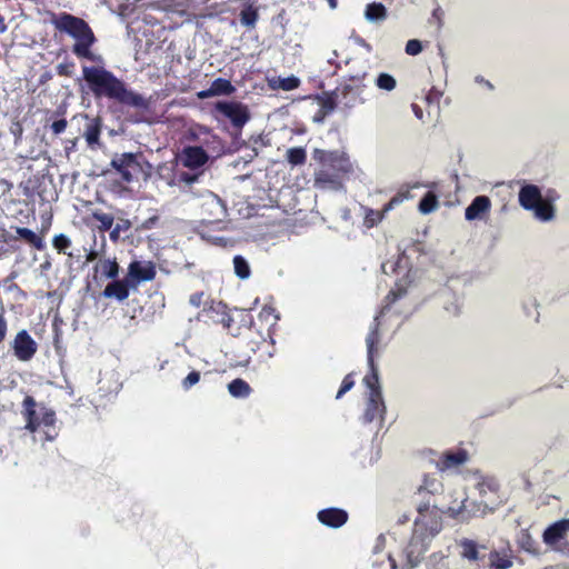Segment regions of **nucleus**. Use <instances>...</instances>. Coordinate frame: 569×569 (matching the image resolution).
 <instances>
[{
	"label": "nucleus",
	"instance_id": "obj_1",
	"mask_svg": "<svg viewBox=\"0 0 569 569\" xmlns=\"http://www.w3.org/2000/svg\"><path fill=\"white\" fill-rule=\"evenodd\" d=\"M82 78L96 99H108L119 104L148 109L149 101L127 87L124 81L102 66L82 67Z\"/></svg>",
	"mask_w": 569,
	"mask_h": 569
},
{
	"label": "nucleus",
	"instance_id": "obj_2",
	"mask_svg": "<svg viewBox=\"0 0 569 569\" xmlns=\"http://www.w3.org/2000/svg\"><path fill=\"white\" fill-rule=\"evenodd\" d=\"M312 158L319 164L313 173V187L319 190L342 189L343 181L353 170L349 156L339 150L316 148Z\"/></svg>",
	"mask_w": 569,
	"mask_h": 569
},
{
	"label": "nucleus",
	"instance_id": "obj_3",
	"mask_svg": "<svg viewBox=\"0 0 569 569\" xmlns=\"http://www.w3.org/2000/svg\"><path fill=\"white\" fill-rule=\"evenodd\" d=\"M52 23L57 30L66 32L76 39V43L72 46V52L78 58L103 63L102 57L91 51V47L97 39L92 29L83 19L62 12L53 18Z\"/></svg>",
	"mask_w": 569,
	"mask_h": 569
},
{
	"label": "nucleus",
	"instance_id": "obj_4",
	"mask_svg": "<svg viewBox=\"0 0 569 569\" xmlns=\"http://www.w3.org/2000/svg\"><path fill=\"white\" fill-rule=\"evenodd\" d=\"M202 316L206 318V321L214 325H221L223 329L233 337L241 335L242 327L250 330L249 327L252 323L251 317L247 313H240V321H236L234 317L230 313L228 306L222 301L216 300H210L204 303Z\"/></svg>",
	"mask_w": 569,
	"mask_h": 569
},
{
	"label": "nucleus",
	"instance_id": "obj_5",
	"mask_svg": "<svg viewBox=\"0 0 569 569\" xmlns=\"http://www.w3.org/2000/svg\"><path fill=\"white\" fill-rule=\"evenodd\" d=\"M442 485L433 477L425 476L422 483L418 487L416 496L418 498L417 511L419 517L415 520V525H423L427 516L437 515V505L435 501L436 493L439 492Z\"/></svg>",
	"mask_w": 569,
	"mask_h": 569
},
{
	"label": "nucleus",
	"instance_id": "obj_6",
	"mask_svg": "<svg viewBox=\"0 0 569 569\" xmlns=\"http://www.w3.org/2000/svg\"><path fill=\"white\" fill-rule=\"evenodd\" d=\"M22 415L26 420V430L36 432L41 426L51 427L56 422V412L39 405L32 396H26L22 402Z\"/></svg>",
	"mask_w": 569,
	"mask_h": 569
},
{
	"label": "nucleus",
	"instance_id": "obj_7",
	"mask_svg": "<svg viewBox=\"0 0 569 569\" xmlns=\"http://www.w3.org/2000/svg\"><path fill=\"white\" fill-rule=\"evenodd\" d=\"M367 89L368 87L363 82V78L351 77L338 86L339 102L346 109L362 104L367 101L365 96Z\"/></svg>",
	"mask_w": 569,
	"mask_h": 569
},
{
	"label": "nucleus",
	"instance_id": "obj_8",
	"mask_svg": "<svg viewBox=\"0 0 569 569\" xmlns=\"http://www.w3.org/2000/svg\"><path fill=\"white\" fill-rule=\"evenodd\" d=\"M569 532V518H563L549 525L542 532V541L552 550L569 555V542L566 541Z\"/></svg>",
	"mask_w": 569,
	"mask_h": 569
},
{
	"label": "nucleus",
	"instance_id": "obj_9",
	"mask_svg": "<svg viewBox=\"0 0 569 569\" xmlns=\"http://www.w3.org/2000/svg\"><path fill=\"white\" fill-rule=\"evenodd\" d=\"M216 110L228 118L237 129H241L250 119L248 107L241 102L220 101L216 103Z\"/></svg>",
	"mask_w": 569,
	"mask_h": 569
},
{
	"label": "nucleus",
	"instance_id": "obj_10",
	"mask_svg": "<svg viewBox=\"0 0 569 569\" xmlns=\"http://www.w3.org/2000/svg\"><path fill=\"white\" fill-rule=\"evenodd\" d=\"M12 350L20 361L31 360L38 350V345L27 330H20L13 341Z\"/></svg>",
	"mask_w": 569,
	"mask_h": 569
},
{
	"label": "nucleus",
	"instance_id": "obj_11",
	"mask_svg": "<svg viewBox=\"0 0 569 569\" xmlns=\"http://www.w3.org/2000/svg\"><path fill=\"white\" fill-rule=\"evenodd\" d=\"M459 553L462 559L470 563L477 565L478 569L481 568L480 562L485 563L487 546L479 543L472 539L463 538L458 542Z\"/></svg>",
	"mask_w": 569,
	"mask_h": 569
},
{
	"label": "nucleus",
	"instance_id": "obj_12",
	"mask_svg": "<svg viewBox=\"0 0 569 569\" xmlns=\"http://www.w3.org/2000/svg\"><path fill=\"white\" fill-rule=\"evenodd\" d=\"M111 167L121 176L124 182L130 183L133 180L132 171L138 170L140 163L138 162L137 154L124 152L112 158Z\"/></svg>",
	"mask_w": 569,
	"mask_h": 569
},
{
	"label": "nucleus",
	"instance_id": "obj_13",
	"mask_svg": "<svg viewBox=\"0 0 569 569\" xmlns=\"http://www.w3.org/2000/svg\"><path fill=\"white\" fill-rule=\"evenodd\" d=\"M157 270L152 261H138L130 262L128 267L127 279L132 286L143 281H151L156 278Z\"/></svg>",
	"mask_w": 569,
	"mask_h": 569
},
{
	"label": "nucleus",
	"instance_id": "obj_14",
	"mask_svg": "<svg viewBox=\"0 0 569 569\" xmlns=\"http://www.w3.org/2000/svg\"><path fill=\"white\" fill-rule=\"evenodd\" d=\"M179 160L183 167L196 170L208 162L209 154L203 146H188L181 150Z\"/></svg>",
	"mask_w": 569,
	"mask_h": 569
},
{
	"label": "nucleus",
	"instance_id": "obj_15",
	"mask_svg": "<svg viewBox=\"0 0 569 569\" xmlns=\"http://www.w3.org/2000/svg\"><path fill=\"white\" fill-rule=\"evenodd\" d=\"M409 191L398 192L383 206L381 211L367 209L363 218V226L368 229L376 227L379 222L382 221L386 212L400 204L405 199L409 197Z\"/></svg>",
	"mask_w": 569,
	"mask_h": 569
},
{
	"label": "nucleus",
	"instance_id": "obj_16",
	"mask_svg": "<svg viewBox=\"0 0 569 569\" xmlns=\"http://www.w3.org/2000/svg\"><path fill=\"white\" fill-rule=\"evenodd\" d=\"M317 518L323 526L340 528L348 521L349 515L343 509L331 507L318 511Z\"/></svg>",
	"mask_w": 569,
	"mask_h": 569
},
{
	"label": "nucleus",
	"instance_id": "obj_17",
	"mask_svg": "<svg viewBox=\"0 0 569 569\" xmlns=\"http://www.w3.org/2000/svg\"><path fill=\"white\" fill-rule=\"evenodd\" d=\"M513 565L512 550L502 548L500 550H490L488 553V569H509Z\"/></svg>",
	"mask_w": 569,
	"mask_h": 569
},
{
	"label": "nucleus",
	"instance_id": "obj_18",
	"mask_svg": "<svg viewBox=\"0 0 569 569\" xmlns=\"http://www.w3.org/2000/svg\"><path fill=\"white\" fill-rule=\"evenodd\" d=\"M491 201L487 196H477L471 203L466 208L465 218L468 221L482 219L489 213Z\"/></svg>",
	"mask_w": 569,
	"mask_h": 569
},
{
	"label": "nucleus",
	"instance_id": "obj_19",
	"mask_svg": "<svg viewBox=\"0 0 569 569\" xmlns=\"http://www.w3.org/2000/svg\"><path fill=\"white\" fill-rule=\"evenodd\" d=\"M131 286V282L127 278L123 280H117V278L112 279V281L106 286L102 296L104 298H114L118 301H123L129 297Z\"/></svg>",
	"mask_w": 569,
	"mask_h": 569
},
{
	"label": "nucleus",
	"instance_id": "obj_20",
	"mask_svg": "<svg viewBox=\"0 0 569 569\" xmlns=\"http://www.w3.org/2000/svg\"><path fill=\"white\" fill-rule=\"evenodd\" d=\"M188 139L208 148L211 143H220L219 137L214 134L211 129L200 124L189 129Z\"/></svg>",
	"mask_w": 569,
	"mask_h": 569
},
{
	"label": "nucleus",
	"instance_id": "obj_21",
	"mask_svg": "<svg viewBox=\"0 0 569 569\" xmlns=\"http://www.w3.org/2000/svg\"><path fill=\"white\" fill-rule=\"evenodd\" d=\"M541 199V191L536 184H526L519 191V203L526 210L536 208Z\"/></svg>",
	"mask_w": 569,
	"mask_h": 569
},
{
	"label": "nucleus",
	"instance_id": "obj_22",
	"mask_svg": "<svg viewBox=\"0 0 569 569\" xmlns=\"http://www.w3.org/2000/svg\"><path fill=\"white\" fill-rule=\"evenodd\" d=\"M86 222L88 226H91L93 229L103 233L112 228L114 217L110 213L102 212L101 210H94L86 218Z\"/></svg>",
	"mask_w": 569,
	"mask_h": 569
},
{
	"label": "nucleus",
	"instance_id": "obj_23",
	"mask_svg": "<svg viewBox=\"0 0 569 569\" xmlns=\"http://www.w3.org/2000/svg\"><path fill=\"white\" fill-rule=\"evenodd\" d=\"M119 263L116 258L100 259L93 267L94 278L116 279L119 276Z\"/></svg>",
	"mask_w": 569,
	"mask_h": 569
},
{
	"label": "nucleus",
	"instance_id": "obj_24",
	"mask_svg": "<svg viewBox=\"0 0 569 569\" xmlns=\"http://www.w3.org/2000/svg\"><path fill=\"white\" fill-rule=\"evenodd\" d=\"M468 460V452L465 449L445 452L438 461L441 471L459 467Z\"/></svg>",
	"mask_w": 569,
	"mask_h": 569
},
{
	"label": "nucleus",
	"instance_id": "obj_25",
	"mask_svg": "<svg viewBox=\"0 0 569 569\" xmlns=\"http://www.w3.org/2000/svg\"><path fill=\"white\" fill-rule=\"evenodd\" d=\"M233 91L234 87L231 84L229 80L223 78H217L211 82L209 89L200 91L198 93V97L200 99H206L216 96L231 94Z\"/></svg>",
	"mask_w": 569,
	"mask_h": 569
},
{
	"label": "nucleus",
	"instance_id": "obj_26",
	"mask_svg": "<svg viewBox=\"0 0 569 569\" xmlns=\"http://www.w3.org/2000/svg\"><path fill=\"white\" fill-rule=\"evenodd\" d=\"M380 342V320L376 317L366 338L368 365H372Z\"/></svg>",
	"mask_w": 569,
	"mask_h": 569
},
{
	"label": "nucleus",
	"instance_id": "obj_27",
	"mask_svg": "<svg viewBox=\"0 0 569 569\" xmlns=\"http://www.w3.org/2000/svg\"><path fill=\"white\" fill-rule=\"evenodd\" d=\"M385 409L382 393L377 391L375 393H370L365 412L366 421L371 422L382 416Z\"/></svg>",
	"mask_w": 569,
	"mask_h": 569
},
{
	"label": "nucleus",
	"instance_id": "obj_28",
	"mask_svg": "<svg viewBox=\"0 0 569 569\" xmlns=\"http://www.w3.org/2000/svg\"><path fill=\"white\" fill-rule=\"evenodd\" d=\"M87 118V123L84 126L83 137L89 147L93 148L99 144V138L101 133V120L99 118Z\"/></svg>",
	"mask_w": 569,
	"mask_h": 569
},
{
	"label": "nucleus",
	"instance_id": "obj_29",
	"mask_svg": "<svg viewBox=\"0 0 569 569\" xmlns=\"http://www.w3.org/2000/svg\"><path fill=\"white\" fill-rule=\"evenodd\" d=\"M425 551L426 549L420 539L413 536L405 549V553L410 566H417L421 561Z\"/></svg>",
	"mask_w": 569,
	"mask_h": 569
},
{
	"label": "nucleus",
	"instance_id": "obj_30",
	"mask_svg": "<svg viewBox=\"0 0 569 569\" xmlns=\"http://www.w3.org/2000/svg\"><path fill=\"white\" fill-rule=\"evenodd\" d=\"M317 100L320 106V112L322 113L321 118L332 112L339 101L338 87L333 91H326L317 96Z\"/></svg>",
	"mask_w": 569,
	"mask_h": 569
},
{
	"label": "nucleus",
	"instance_id": "obj_31",
	"mask_svg": "<svg viewBox=\"0 0 569 569\" xmlns=\"http://www.w3.org/2000/svg\"><path fill=\"white\" fill-rule=\"evenodd\" d=\"M249 345L253 353L261 352L260 358H270L273 355V341L270 335H268V338L260 336L259 340L251 339Z\"/></svg>",
	"mask_w": 569,
	"mask_h": 569
},
{
	"label": "nucleus",
	"instance_id": "obj_32",
	"mask_svg": "<svg viewBox=\"0 0 569 569\" xmlns=\"http://www.w3.org/2000/svg\"><path fill=\"white\" fill-rule=\"evenodd\" d=\"M228 391L234 398H247L250 396L252 389L247 381L237 378L229 382Z\"/></svg>",
	"mask_w": 569,
	"mask_h": 569
},
{
	"label": "nucleus",
	"instance_id": "obj_33",
	"mask_svg": "<svg viewBox=\"0 0 569 569\" xmlns=\"http://www.w3.org/2000/svg\"><path fill=\"white\" fill-rule=\"evenodd\" d=\"M16 233L18 234V237L20 239L24 240L27 243L31 244L33 248H36L38 250H42L44 248L42 237L38 236L32 230L24 228V227H19V228H17Z\"/></svg>",
	"mask_w": 569,
	"mask_h": 569
},
{
	"label": "nucleus",
	"instance_id": "obj_34",
	"mask_svg": "<svg viewBox=\"0 0 569 569\" xmlns=\"http://www.w3.org/2000/svg\"><path fill=\"white\" fill-rule=\"evenodd\" d=\"M541 221H549L555 217V208L548 200L541 199L536 208L531 209Z\"/></svg>",
	"mask_w": 569,
	"mask_h": 569
},
{
	"label": "nucleus",
	"instance_id": "obj_35",
	"mask_svg": "<svg viewBox=\"0 0 569 569\" xmlns=\"http://www.w3.org/2000/svg\"><path fill=\"white\" fill-rule=\"evenodd\" d=\"M287 161L291 166H302L307 161V153L302 147H295L287 150L286 154Z\"/></svg>",
	"mask_w": 569,
	"mask_h": 569
},
{
	"label": "nucleus",
	"instance_id": "obj_36",
	"mask_svg": "<svg viewBox=\"0 0 569 569\" xmlns=\"http://www.w3.org/2000/svg\"><path fill=\"white\" fill-rule=\"evenodd\" d=\"M300 86V79L296 76H290L287 78H278L272 80L271 87L274 89H281L284 91L295 90Z\"/></svg>",
	"mask_w": 569,
	"mask_h": 569
},
{
	"label": "nucleus",
	"instance_id": "obj_37",
	"mask_svg": "<svg viewBox=\"0 0 569 569\" xmlns=\"http://www.w3.org/2000/svg\"><path fill=\"white\" fill-rule=\"evenodd\" d=\"M233 269L238 278L244 280L251 274V269L248 261L240 254L233 257Z\"/></svg>",
	"mask_w": 569,
	"mask_h": 569
},
{
	"label": "nucleus",
	"instance_id": "obj_38",
	"mask_svg": "<svg viewBox=\"0 0 569 569\" xmlns=\"http://www.w3.org/2000/svg\"><path fill=\"white\" fill-rule=\"evenodd\" d=\"M369 367L370 373L363 378V382L370 389V393H375L376 391L381 392V388L379 385L378 368L375 363V360H372V365H369Z\"/></svg>",
	"mask_w": 569,
	"mask_h": 569
},
{
	"label": "nucleus",
	"instance_id": "obj_39",
	"mask_svg": "<svg viewBox=\"0 0 569 569\" xmlns=\"http://www.w3.org/2000/svg\"><path fill=\"white\" fill-rule=\"evenodd\" d=\"M438 204L437 196L432 191H428L420 200L418 208L421 213L427 214L435 211Z\"/></svg>",
	"mask_w": 569,
	"mask_h": 569
},
{
	"label": "nucleus",
	"instance_id": "obj_40",
	"mask_svg": "<svg viewBox=\"0 0 569 569\" xmlns=\"http://www.w3.org/2000/svg\"><path fill=\"white\" fill-rule=\"evenodd\" d=\"M387 16L386 7L380 2L369 3L366 8V18L369 20L385 19Z\"/></svg>",
	"mask_w": 569,
	"mask_h": 569
},
{
	"label": "nucleus",
	"instance_id": "obj_41",
	"mask_svg": "<svg viewBox=\"0 0 569 569\" xmlns=\"http://www.w3.org/2000/svg\"><path fill=\"white\" fill-rule=\"evenodd\" d=\"M376 86L380 90L392 91L397 87V81L393 76L387 72H381L376 79Z\"/></svg>",
	"mask_w": 569,
	"mask_h": 569
},
{
	"label": "nucleus",
	"instance_id": "obj_42",
	"mask_svg": "<svg viewBox=\"0 0 569 569\" xmlns=\"http://www.w3.org/2000/svg\"><path fill=\"white\" fill-rule=\"evenodd\" d=\"M132 227L130 220L128 219H121L116 223L113 228L110 230V240L114 243H117L121 238V232H127Z\"/></svg>",
	"mask_w": 569,
	"mask_h": 569
},
{
	"label": "nucleus",
	"instance_id": "obj_43",
	"mask_svg": "<svg viewBox=\"0 0 569 569\" xmlns=\"http://www.w3.org/2000/svg\"><path fill=\"white\" fill-rule=\"evenodd\" d=\"M258 20V12L252 7H248L240 12V21L246 27H254Z\"/></svg>",
	"mask_w": 569,
	"mask_h": 569
},
{
	"label": "nucleus",
	"instance_id": "obj_44",
	"mask_svg": "<svg viewBox=\"0 0 569 569\" xmlns=\"http://www.w3.org/2000/svg\"><path fill=\"white\" fill-rule=\"evenodd\" d=\"M52 244L59 253H66L71 247V240L66 234L60 233L53 238Z\"/></svg>",
	"mask_w": 569,
	"mask_h": 569
},
{
	"label": "nucleus",
	"instance_id": "obj_45",
	"mask_svg": "<svg viewBox=\"0 0 569 569\" xmlns=\"http://www.w3.org/2000/svg\"><path fill=\"white\" fill-rule=\"evenodd\" d=\"M353 386H355L353 375L352 373H348L347 376H345V378H343V380L341 382V386H340V388H339V390L337 392L336 398L340 399L346 392L351 390Z\"/></svg>",
	"mask_w": 569,
	"mask_h": 569
},
{
	"label": "nucleus",
	"instance_id": "obj_46",
	"mask_svg": "<svg viewBox=\"0 0 569 569\" xmlns=\"http://www.w3.org/2000/svg\"><path fill=\"white\" fill-rule=\"evenodd\" d=\"M274 312H276V310L273 307L263 306L262 309L260 310L258 317H259V319H262L266 321H269L271 319L270 326H273V325H276V321L278 319V316H276Z\"/></svg>",
	"mask_w": 569,
	"mask_h": 569
},
{
	"label": "nucleus",
	"instance_id": "obj_47",
	"mask_svg": "<svg viewBox=\"0 0 569 569\" xmlns=\"http://www.w3.org/2000/svg\"><path fill=\"white\" fill-rule=\"evenodd\" d=\"M200 372L199 371H191L181 382V386L183 390H190L194 385H197L200 381Z\"/></svg>",
	"mask_w": 569,
	"mask_h": 569
},
{
	"label": "nucleus",
	"instance_id": "obj_48",
	"mask_svg": "<svg viewBox=\"0 0 569 569\" xmlns=\"http://www.w3.org/2000/svg\"><path fill=\"white\" fill-rule=\"evenodd\" d=\"M406 53L409 56H417L422 51V43L418 39H411L406 43Z\"/></svg>",
	"mask_w": 569,
	"mask_h": 569
},
{
	"label": "nucleus",
	"instance_id": "obj_49",
	"mask_svg": "<svg viewBox=\"0 0 569 569\" xmlns=\"http://www.w3.org/2000/svg\"><path fill=\"white\" fill-rule=\"evenodd\" d=\"M73 62H62L57 66V73L62 77H71L73 72Z\"/></svg>",
	"mask_w": 569,
	"mask_h": 569
},
{
	"label": "nucleus",
	"instance_id": "obj_50",
	"mask_svg": "<svg viewBox=\"0 0 569 569\" xmlns=\"http://www.w3.org/2000/svg\"><path fill=\"white\" fill-rule=\"evenodd\" d=\"M471 502L468 499L462 500L461 507L457 510L456 517L460 520L465 521L470 517V512L468 510Z\"/></svg>",
	"mask_w": 569,
	"mask_h": 569
},
{
	"label": "nucleus",
	"instance_id": "obj_51",
	"mask_svg": "<svg viewBox=\"0 0 569 569\" xmlns=\"http://www.w3.org/2000/svg\"><path fill=\"white\" fill-rule=\"evenodd\" d=\"M67 120L66 119H59L52 122L51 130L54 134L62 133L67 128Z\"/></svg>",
	"mask_w": 569,
	"mask_h": 569
},
{
	"label": "nucleus",
	"instance_id": "obj_52",
	"mask_svg": "<svg viewBox=\"0 0 569 569\" xmlns=\"http://www.w3.org/2000/svg\"><path fill=\"white\" fill-rule=\"evenodd\" d=\"M8 332V321L3 315V312H0V345L4 341Z\"/></svg>",
	"mask_w": 569,
	"mask_h": 569
},
{
	"label": "nucleus",
	"instance_id": "obj_53",
	"mask_svg": "<svg viewBox=\"0 0 569 569\" xmlns=\"http://www.w3.org/2000/svg\"><path fill=\"white\" fill-rule=\"evenodd\" d=\"M203 296L204 293L202 291L192 293L189 298L190 305L197 308L200 307L202 303Z\"/></svg>",
	"mask_w": 569,
	"mask_h": 569
},
{
	"label": "nucleus",
	"instance_id": "obj_54",
	"mask_svg": "<svg viewBox=\"0 0 569 569\" xmlns=\"http://www.w3.org/2000/svg\"><path fill=\"white\" fill-rule=\"evenodd\" d=\"M11 133L16 137V139H20L22 134V126L19 122H16L10 128Z\"/></svg>",
	"mask_w": 569,
	"mask_h": 569
},
{
	"label": "nucleus",
	"instance_id": "obj_55",
	"mask_svg": "<svg viewBox=\"0 0 569 569\" xmlns=\"http://www.w3.org/2000/svg\"><path fill=\"white\" fill-rule=\"evenodd\" d=\"M7 24L4 18L0 14V33H3L7 30Z\"/></svg>",
	"mask_w": 569,
	"mask_h": 569
},
{
	"label": "nucleus",
	"instance_id": "obj_56",
	"mask_svg": "<svg viewBox=\"0 0 569 569\" xmlns=\"http://www.w3.org/2000/svg\"><path fill=\"white\" fill-rule=\"evenodd\" d=\"M98 257V253L96 251H90L87 256V261H93L94 259H97Z\"/></svg>",
	"mask_w": 569,
	"mask_h": 569
},
{
	"label": "nucleus",
	"instance_id": "obj_57",
	"mask_svg": "<svg viewBox=\"0 0 569 569\" xmlns=\"http://www.w3.org/2000/svg\"><path fill=\"white\" fill-rule=\"evenodd\" d=\"M413 110H415V113H416V116L418 118L422 117V111H421V109L418 106L413 104Z\"/></svg>",
	"mask_w": 569,
	"mask_h": 569
},
{
	"label": "nucleus",
	"instance_id": "obj_58",
	"mask_svg": "<svg viewBox=\"0 0 569 569\" xmlns=\"http://www.w3.org/2000/svg\"><path fill=\"white\" fill-rule=\"evenodd\" d=\"M408 521H409V517H407V516H403L402 518H400V519L398 520V522H399V523H406V522H408Z\"/></svg>",
	"mask_w": 569,
	"mask_h": 569
},
{
	"label": "nucleus",
	"instance_id": "obj_59",
	"mask_svg": "<svg viewBox=\"0 0 569 569\" xmlns=\"http://www.w3.org/2000/svg\"><path fill=\"white\" fill-rule=\"evenodd\" d=\"M0 183L4 184L8 189L11 188V184L7 180H4V179L0 180Z\"/></svg>",
	"mask_w": 569,
	"mask_h": 569
},
{
	"label": "nucleus",
	"instance_id": "obj_60",
	"mask_svg": "<svg viewBox=\"0 0 569 569\" xmlns=\"http://www.w3.org/2000/svg\"><path fill=\"white\" fill-rule=\"evenodd\" d=\"M50 222L47 226H42L41 233H44L49 229Z\"/></svg>",
	"mask_w": 569,
	"mask_h": 569
},
{
	"label": "nucleus",
	"instance_id": "obj_61",
	"mask_svg": "<svg viewBox=\"0 0 569 569\" xmlns=\"http://www.w3.org/2000/svg\"><path fill=\"white\" fill-rule=\"evenodd\" d=\"M480 82H483V84H488L490 88H492V86L490 84L489 81H485L483 79H480Z\"/></svg>",
	"mask_w": 569,
	"mask_h": 569
},
{
	"label": "nucleus",
	"instance_id": "obj_62",
	"mask_svg": "<svg viewBox=\"0 0 569 569\" xmlns=\"http://www.w3.org/2000/svg\"><path fill=\"white\" fill-rule=\"evenodd\" d=\"M480 82H483V84H488L490 88H492V86L490 84L489 81H485L483 79H480Z\"/></svg>",
	"mask_w": 569,
	"mask_h": 569
},
{
	"label": "nucleus",
	"instance_id": "obj_63",
	"mask_svg": "<svg viewBox=\"0 0 569 569\" xmlns=\"http://www.w3.org/2000/svg\"><path fill=\"white\" fill-rule=\"evenodd\" d=\"M480 82H483V84H488L490 88H492V86L490 84L489 81H485L483 79H480Z\"/></svg>",
	"mask_w": 569,
	"mask_h": 569
}]
</instances>
